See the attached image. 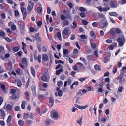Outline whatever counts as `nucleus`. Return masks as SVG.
Listing matches in <instances>:
<instances>
[{"label":"nucleus","instance_id":"obj_1","mask_svg":"<svg viewBox=\"0 0 126 126\" xmlns=\"http://www.w3.org/2000/svg\"><path fill=\"white\" fill-rule=\"evenodd\" d=\"M104 6H106V7L103 8L102 6H100V7H97V8L99 11L100 12H106L110 9V8L109 7L108 3H104Z\"/></svg>","mask_w":126,"mask_h":126},{"label":"nucleus","instance_id":"obj_2","mask_svg":"<svg viewBox=\"0 0 126 126\" xmlns=\"http://www.w3.org/2000/svg\"><path fill=\"white\" fill-rule=\"evenodd\" d=\"M117 41L119 43V46L121 47L123 45L125 42V38L123 36H121V37L118 38Z\"/></svg>","mask_w":126,"mask_h":126},{"label":"nucleus","instance_id":"obj_3","mask_svg":"<svg viewBox=\"0 0 126 126\" xmlns=\"http://www.w3.org/2000/svg\"><path fill=\"white\" fill-rule=\"evenodd\" d=\"M124 74L122 73H120L119 75L117 77V79L119 81L120 84H122L123 82L126 81V80L124 78Z\"/></svg>","mask_w":126,"mask_h":126},{"label":"nucleus","instance_id":"obj_4","mask_svg":"<svg viewBox=\"0 0 126 126\" xmlns=\"http://www.w3.org/2000/svg\"><path fill=\"white\" fill-rule=\"evenodd\" d=\"M43 75H44L41 78L42 81L44 82H48L49 80V78H47L48 73L47 72H45Z\"/></svg>","mask_w":126,"mask_h":126},{"label":"nucleus","instance_id":"obj_5","mask_svg":"<svg viewBox=\"0 0 126 126\" xmlns=\"http://www.w3.org/2000/svg\"><path fill=\"white\" fill-rule=\"evenodd\" d=\"M20 9L23 16V19L25 20L26 18L27 14L26 9L24 7H21Z\"/></svg>","mask_w":126,"mask_h":126},{"label":"nucleus","instance_id":"obj_6","mask_svg":"<svg viewBox=\"0 0 126 126\" xmlns=\"http://www.w3.org/2000/svg\"><path fill=\"white\" fill-rule=\"evenodd\" d=\"M110 6L111 8H116L118 6V3L116 1H110Z\"/></svg>","mask_w":126,"mask_h":126},{"label":"nucleus","instance_id":"obj_7","mask_svg":"<svg viewBox=\"0 0 126 126\" xmlns=\"http://www.w3.org/2000/svg\"><path fill=\"white\" fill-rule=\"evenodd\" d=\"M20 96V94L19 93L17 94H14L9 97L10 99L11 100H15L18 99Z\"/></svg>","mask_w":126,"mask_h":126},{"label":"nucleus","instance_id":"obj_8","mask_svg":"<svg viewBox=\"0 0 126 126\" xmlns=\"http://www.w3.org/2000/svg\"><path fill=\"white\" fill-rule=\"evenodd\" d=\"M31 89L32 94L34 96L36 95V86L34 84H32L31 87Z\"/></svg>","mask_w":126,"mask_h":126},{"label":"nucleus","instance_id":"obj_9","mask_svg":"<svg viewBox=\"0 0 126 126\" xmlns=\"http://www.w3.org/2000/svg\"><path fill=\"white\" fill-rule=\"evenodd\" d=\"M75 106L76 107L82 110L86 109L88 106V105H87L85 106H81L78 104H75Z\"/></svg>","mask_w":126,"mask_h":126},{"label":"nucleus","instance_id":"obj_10","mask_svg":"<svg viewBox=\"0 0 126 126\" xmlns=\"http://www.w3.org/2000/svg\"><path fill=\"white\" fill-rule=\"evenodd\" d=\"M51 117L55 118H57L58 117V113L56 112H52L51 113Z\"/></svg>","mask_w":126,"mask_h":126},{"label":"nucleus","instance_id":"obj_11","mask_svg":"<svg viewBox=\"0 0 126 126\" xmlns=\"http://www.w3.org/2000/svg\"><path fill=\"white\" fill-rule=\"evenodd\" d=\"M13 106L10 104H8L7 105L6 107V109H5L7 111H10L12 109Z\"/></svg>","mask_w":126,"mask_h":126},{"label":"nucleus","instance_id":"obj_12","mask_svg":"<svg viewBox=\"0 0 126 126\" xmlns=\"http://www.w3.org/2000/svg\"><path fill=\"white\" fill-rule=\"evenodd\" d=\"M42 58L44 61H47L48 60V56L46 54H42Z\"/></svg>","mask_w":126,"mask_h":126},{"label":"nucleus","instance_id":"obj_13","mask_svg":"<svg viewBox=\"0 0 126 126\" xmlns=\"http://www.w3.org/2000/svg\"><path fill=\"white\" fill-rule=\"evenodd\" d=\"M28 60L25 57H23L21 59V63L27 65L28 64Z\"/></svg>","mask_w":126,"mask_h":126},{"label":"nucleus","instance_id":"obj_14","mask_svg":"<svg viewBox=\"0 0 126 126\" xmlns=\"http://www.w3.org/2000/svg\"><path fill=\"white\" fill-rule=\"evenodd\" d=\"M31 71L32 75L34 78H35L36 77L35 71L34 68L32 66L31 67Z\"/></svg>","mask_w":126,"mask_h":126},{"label":"nucleus","instance_id":"obj_15","mask_svg":"<svg viewBox=\"0 0 126 126\" xmlns=\"http://www.w3.org/2000/svg\"><path fill=\"white\" fill-rule=\"evenodd\" d=\"M33 7L30 6V5H28L27 7V10L28 14V15H29L32 11L33 9Z\"/></svg>","mask_w":126,"mask_h":126},{"label":"nucleus","instance_id":"obj_16","mask_svg":"<svg viewBox=\"0 0 126 126\" xmlns=\"http://www.w3.org/2000/svg\"><path fill=\"white\" fill-rule=\"evenodd\" d=\"M90 43L91 44V47L93 49H94V50L96 49V45L95 43H92V40L91 39H90Z\"/></svg>","mask_w":126,"mask_h":126},{"label":"nucleus","instance_id":"obj_17","mask_svg":"<svg viewBox=\"0 0 126 126\" xmlns=\"http://www.w3.org/2000/svg\"><path fill=\"white\" fill-rule=\"evenodd\" d=\"M39 33L35 34V40H36L39 41H41V39L40 38H39Z\"/></svg>","mask_w":126,"mask_h":126},{"label":"nucleus","instance_id":"obj_18","mask_svg":"<svg viewBox=\"0 0 126 126\" xmlns=\"http://www.w3.org/2000/svg\"><path fill=\"white\" fill-rule=\"evenodd\" d=\"M0 113H1V115L2 117L4 119L5 116V112L4 110L2 109H0Z\"/></svg>","mask_w":126,"mask_h":126},{"label":"nucleus","instance_id":"obj_19","mask_svg":"<svg viewBox=\"0 0 126 126\" xmlns=\"http://www.w3.org/2000/svg\"><path fill=\"white\" fill-rule=\"evenodd\" d=\"M49 103L51 104V107H52L54 104V99L53 97H50L49 98Z\"/></svg>","mask_w":126,"mask_h":126},{"label":"nucleus","instance_id":"obj_20","mask_svg":"<svg viewBox=\"0 0 126 126\" xmlns=\"http://www.w3.org/2000/svg\"><path fill=\"white\" fill-rule=\"evenodd\" d=\"M95 69L98 71H100L101 70V68L97 64H95L94 66Z\"/></svg>","mask_w":126,"mask_h":126},{"label":"nucleus","instance_id":"obj_21","mask_svg":"<svg viewBox=\"0 0 126 126\" xmlns=\"http://www.w3.org/2000/svg\"><path fill=\"white\" fill-rule=\"evenodd\" d=\"M23 117L24 119L25 120H27V119L29 117V113H24L23 114Z\"/></svg>","mask_w":126,"mask_h":126},{"label":"nucleus","instance_id":"obj_22","mask_svg":"<svg viewBox=\"0 0 126 126\" xmlns=\"http://www.w3.org/2000/svg\"><path fill=\"white\" fill-rule=\"evenodd\" d=\"M63 71V70L62 68H60L58 70H57L56 72L57 75H59L61 72Z\"/></svg>","mask_w":126,"mask_h":126},{"label":"nucleus","instance_id":"obj_23","mask_svg":"<svg viewBox=\"0 0 126 126\" xmlns=\"http://www.w3.org/2000/svg\"><path fill=\"white\" fill-rule=\"evenodd\" d=\"M27 126H30L33 123V121L31 120H28L27 121Z\"/></svg>","mask_w":126,"mask_h":126},{"label":"nucleus","instance_id":"obj_24","mask_svg":"<svg viewBox=\"0 0 126 126\" xmlns=\"http://www.w3.org/2000/svg\"><path fill=\"white\" fill-rule=\"evenodd\" d=\"M109 14L110 16H113L116 17L118 15V14L115 12H112L110 13H109Z\"/></svg>","mask_w":126,"mask_h":126},{"label":"nucleus","instance_id":"obj_25","mask_svg":"<svg viewBox=\"0 0 126 126\" xmlns=\"http://www.w3.org/2000/svg\"><path fill=\"white\" fill-rule=\"evenodd\" d=\"M77 123L79 125H81L82 123V117L79 119L77 121Z\"/></svg>","mask_w":126,"mask_h":126},{"label":"nucleus","instance_id":"obj_26","mask_svg":"<svg viewBox=\"0 0 126 126\" xmlns=\"http://www.w3.org/2000/svg\"><path fill=\"white\" fill-rule=\"evenodd\" d=\"M69 32L66 29H64L63 32V35H67L68 33Z\"/></svg>","mask_w":126,"mask_h":126},{"label":"nucleus","instance_id":"obj_27","mask_svg":"<svg viewBox=\"0 0 126 126\" xmlns=\"http://www.w3.org/2000/svg\"><path fill=\"white\" fill-rule=\"evenodd\" d=\"M26 104V101H23L22 102V103L21 105V108L24 109H25V106Z\"/></svg>","mask_w":126,"mask_h":126},{"label":"nucleus","instance_id":"obj_28","mask_svg":"<svg viewBox=\"0 0 126 126\" xmlns=\"http://www.w3.org/2000/svg\"><path fill=\"white\" fill-rule=\"evenodd\" d=\"M90 34L91 37L93 38H96V35L94 32L93 31H92L90 32Z\"/></svg>","mask_w":126,"mask_h":126},{"label":"nucleus","instance_id":"obj_29","mask_svg":"<svg viewBox=\"0 0 126 126\" xmlns=\"http://www.w3.org/2000/svg\"><path fill=\"white\" fill-rule=\"evenodd\" d=\"M57 37L59 38V40L60 41L62 40L61 38V34L60 32H58L57 33Z\"/></svg>","mask_w":126,"mask_h":126},{"label":"nucleus","instance_id":"obj_30","mask_svg":"<svg viewBox=\"0 0 126 126\" xmlns=\"http://www.w3.org/2000/svg\"><path fill=\"white\" fill-rule=\"evenodd\" d=\"M69 23V21L67 20H64L63 22V24L64 26L68 25Z\"/></svg>","mask_w":126,"mask_h":126},{"label":"nucleus","instance_id":"obj_31","mask_svg":"<svg viewBox=\"0 0 126 126\" xmlns=\"http://www.w3.org/2000/svg\"><path fill=\"white\" fill-rule=\"evenodd\" d=\"M5 35V34L4 32L1 30H0V36L2 37H4Z\"/></svg>","mask_w":126,"mask_h":126},{"label":"nucleus","instance_id":"obj_32","mask_svg":"<svg viewBox=\"0 0 126 126\" xmlns=\"http://www.w3.org/2000/svg\"><path fill=\"white\" fill-rule=\"evenodd\" d=\"M4 48L2 46H0V54H3L4 51Z\"/></svg>","mask_w":126,"mask_h":126},{"label":"nucleus","instance_id":"obj_33","mask_svg":"<svg viewBox=\"0 0 126 126\" xmlns=\"http://www.w3.org/2000/svg\"><path fill=\"white\" fill-rule=\"evenodd\" d=\"M13 49L14 52H17L19 49L18 46L14 47H13Z\"/></svg>","mask_w":126,"mask_h":126},{"label":"nucleus","instance_id":"obj_34","mask_svg":"<svg viewBox=\"0 0 126 126\" xmlns=\"http://www.w3.org/2000/svg\"><path fill=\"white\" fill-rule=\"evenodd\" d=\"M23 53V52L22 51H20L18 52L15 53V55H18L19 57H21L22 56V54Z\"/></svg>","mask_w":126,"mask_h":126},{"label":"nucleus","instance_id":"obj_35","mask_svg":"<svg viewBox=\"0 0 126 126\" xmlns=\"http://www.w3.org/2000/svg\"><path fill=\"white\" fill-rule=\"evenodd\" d=\"M4 38L7 42H11L12 41V40L10 38H9L6 37H4Z\"/></svg>","mask_w":126,"mask_h":126},{"label":"nucleus","instance_id":"obj_36","mask_svg":"<svg viewBox=\"0 0 126 126\" xmlns=\"http://www.w3.org/2000/svg\"><path fill=\"white\" fill-rule=\"evenodd\" d=\"M31 37H33V38L32 40H31L29 38V37H27L26 38V40H30L31 42H34L35 41V36L33 35H31Z\"/></svg>","mask_w":126,"mask_h":126},{"label":"nucleus","instance_id":"obj_37","mask_svg":"<svg viewBox=\"0 0 126 126\" xmlns=\"http://www.w3.org/2000/svg\"><path fill=\"white\" fill-rule=\"evenodd\" d=\"M108 24V23L107 21H106L105 22L103 23V26L102 27V28L103 29L104 28L106 27L107 26Z\"/></svg>","mask_w":126,"mask_h":126},{"label":"nucleus","instance_id":"obj_38","mask_svg":"<svg viewBox=\"0 0 126 126\" xmlns=\"http://www.w3.org/2000/svg\"><path fill=\"white\" fill-rule=\"evenodd\" d=\"M18 123L20 126H23L24 124V122L22 120H19L18 121Z\"/></svg>","mask_w":126,"mask_h":126},{"label":"nucleus","instance_id":"obj_39","mask_svg":"<svg viewBox=\"0 0 126 126\" xmlns=\"http://www.w3.org/2000/svg\"><path fill=\"white\" fill-rule=\"evenodd\" d=\"M22 85V83L21 80L19 79L18 80L17 82V85L19 87H20Z\"/></svg>","mask_w":126,"mask_h":126},{"label":"nucleus","instance_id":"obj_40","mask_svg":"<svg viewBox=\"0 0 126 126\" xmlns=\"http://www.w3.org/2000/svg\"><path fill=\"white\" fill-rule=\"evenodd\" d=\"M51 120L47 119L45 121V123L46 125H49L50 123Z\"/></svg>","mask_w":126,"mask_h":126},{"label":"nucleus","instance_id":"obj_41","mask_svg":"<svg viewBox=\"0 0 126 126\" xmlns=\"http://www.w3.org/2000/svg\"><path fill=\"white\" fill-rule=\"evenodd\" d=\"M110 34L112 36H114V38H115L116 35L115 34V32L113 30H111L110 32Z\"/></svg>","mask_w":126,"mask_h":126},{"label":"nucleus","instance_id":"obj_42","mask_svg":"<svg viewBox=\"0 0 126 126\" xmlns=\"http://www.w3.org/2000/svg\"><path fill=\"white\" fill-rule=\"evenodd\" d=\"M12 119V116L11 115H9L7 119V123H8L10 122L11 120Z\"/></svg>","mask_w":126,"mask_h":126},{"label":"nucleus","instance_id":"obj_43","mask_svg":"<svg viewBox=\"0 0 126 126\" xmlns=\"http://www.w3.org/2000/svg\"><path fill=\"white\" fill-rule=\"evenodd\" d=\"M28 2L29 3L28 5H30V6L32 7H34V4L33 2L32 1L30 0H29L28 1Z\"/></svg>","mask_w":126,"mask_h":126},{"label":"nucleus","instance_id":"obj_44","mask_svg":"<svg viewBox=\"0 0 126 126\" xmlns=\"http://www.w3.org/2000/svg\"><path fill=\"white\" fill-rule=\"evenodd\" d=\"M57 85L59 87H60L62 86L63 85V82L61 81H59L57 82Z\"/></svg>","mask_w":126,"mask_h":126},{"label":"nucleus","instance_id":"obj_45","mask_svg":"<svg viewBox=\"0 0 126 126\" xmlns=\"http://www.w3.org/2000/svg\"><path fill=\"white\" fill-rule=\"evenodd\" d=\"M37 11L38 13H41L42 11V8L41 7H38L37 8Z\"/></svg>","mask_w":126,"mask_h":126},{"label":"nucleus","instance_id":"obj_46","mask_svg":"<svg viewBox=\"0 0 126 126\" xmlns=\"http://www.w3.org/2000/svg\"><path fill=\"white\" fill-rule=\"evenodd\" d=\"M41 55L40 54L38 56L37 58V59L38 62L39 63H40L41 62Z\"/></svg>","mask_w":126,"mask_h":126},{"label":"nucleus","instance_id":"obj_47","mask_svg":"<svg viewBox=\"0 0 126 126\" xmlns=\"http://www.w3.org/2000/svg\"><path fill=\"white\" fill-rule=\"evenodd\" d=\"M121 32V30L119 28H118L116 29V33L118 34H119Z\"/></svg>","mask_w":126,"mask_h":126},{"label":"nucleus","instance_id":"obj_48","mask_svg":"<svg viewBox=\"0 0 126 126\" xmlns=\"http://www.w3.org/2000/svg\"><path fill=\"white\" fill-rule=\"evenodd\" d=\"M68 52V51L67 49H63V53L64 55H66L67 54Z\"/></svg>","mask_w":126,"mask_h":126},{"label":"nucleus","instance_id":"obj_49","mask_svg":"<svg viewBox=\"0 0 126 126\" xmlns=\"http://www.w3.org/2000/svg\"><path fill=\"white\" fill-rule=\"evenodd\" d=\"M16 25L14 24H13L12 25L11 27V29L12 30L14 31L16 30Z\"/></svg>","mask_w":126,"mask_h":126},{"label":"nucleus","instance_id":"obj_50","mask_svg":"<svg viewBox=\"0 0 126 126\" xmlns=\"http://www.w3.org/2000/svg\"><path fill=\"white\" fill-rule=\"evenodd\" d=\"M16 92V90L15 89H12L10 90V93L12 94H15Z\"/></svg>","mask_w":126,"mask_h":126},{"label":"nucleus","instance_id":"obj_51","mask_svg":"<svg viewBox=\"0 0 126 126\" xmlns=\"http://www.w3.org/2000/svg\"><path fill=\"white\" fill-rule=\"evenodd\" d=\"M80 16L82 18H84L85 17V14L84 12H81L80 14Z\"/></svg>","mask_w":126,"mask_h":126},{"label":"nucleus","instance_id":"obj_52","mask_svg":"<svg viewBox=\"0 0 126 126\" xmlns=\"http://www.w3.org/2000/svg\"><path fill=\"white\" fill-rule=\"evenodd\" d=\"M63 92L62 90H60L59 91L58 95L59 96H61L62 95Z\"/></svg>","mask_w":126,"mask_h":126},{"label":"nucleus","instance_id":"obj_53","mask_svg":"<svg viewBox=\"0 0 126 126\" xmlns=\"http://www.w3.org/2000/svg\"><path fill=\"white\" fill-rule=\"evenodd\" d=\"M94 50H95V51L94 52V54L97 57H98V49H95Z\"/></svg>","mask_w":126,"mask_h":126},{"label":"nucleus","instance_id":"obj_54","mask_svg":"<svg viewBox=\"0 0 126 126\" xmlns=\"http://www.w3.org/2000/svg\"><path fill=\"white\" fill-rule=\"evenodd\" d=\"M20 107L19 106H16L14 108V110L15 111H18L20 110Z\"/></svg>","mask_w":126,"mask_h":126},{"label":"nucleus","instance_id":"obj_55","mask_svg":"<svg viewBox=\"0 0 126 126\" xmlns=\"http://www.w3.org/2000/svg\"><path fill=\"white\" fill-rule=\"evenodd\" d=\"M29 79L27 82L25 86V88L27 89V88L28 87L29 82Z\"/></svg>","mask_w":126,"mask_h":126},{"label":"nucleus","instance_id":"obj_56","mask_svg":"<svg viewBox=\"0 0 126 126\" xmlns=\"http://www.w3.org/2000/svg\"><path fill=\"white\" fill-rule=\"evenodd\" d=\"M117 71V68L116 67H114L113 69L112 73L113 74H115Z\"/></svg>","mask_w":126,"mask_h":126},{"label":"nucleus","instance_id":"obj_57","mask_svg":"<svg viewBox=\"0 0 126 126\" xmlns=\"http://www.w3.org/2000/svg\"><path fill=\"white\" fill-rule=\"evenodd\" d=\"M98 23L97 22H95L93 23L92 25L94 27H96L98 26Z\"/></svg>","mask_w":126,"mask_h":126},{"label":"nucleus","instance_id":"obj_58","mask_svg":"<svg viewBox=\"0 0 126 126\" xmlns=\"http://www.w3.org/2000/svg\"><path fill=\"white\" fill-rule=\"evenodd\" d=\"M73 29L75 28L77 26V23L75 21H74L73 23Z\"/></svg>","mask_w":126,"mask_h":126},{"label":"nucleus","instance_id":"obj_59","mask_svg":"<svg viewBox=\"0 0 126 126\" xmlns=\"http://www.w3.org/2000/svg\"><path fill=\"white\" fill-rule=\"evenodd\" d=\"M42 50L43 52H46L47 51V49L46 47L45 46H43L42 47Z\"/></svg>","mask_w":126,"mask_h":126},{"label":"nucleus","instance_id":"obj_60","mask_svg":"<svg viewBox=\"0 0 126 126\" xmlns=\"http://www.w3.org/2000/svg\"><path fill=\"white\" fill-rule=\"evenodd\" d=\"M1 88L2 89L3 91H4L5 90V85L3 84H2L1 86Z\"/></svg>","mask_w":126,"mask_h":126},{"label":"nucleus","instance_id":"obj_61","mask_svg":"<svg viewBox=\"0 0 126 126\" xmlns=\"http://www.w3.org/2000/svg\"><path fill=\"white\" fill-rule=\"evenodd\" d=\"M79 51L78 49L76 48H74L73 50V54H77L78 53Z\"/></svg>","mask_w":126,"mask_h":126},{"label":"nucleus","instance_id":"obj_62","mask_svg":"<svg viewBox=\"0 0 126 126\" xmlns=\"http://www.w3.org/2000/svg\"><path fill=\"white\" fill-rule=\"evenodd\" d=\"M123 89V87L122 86H121L119 87L118 91L119 92H121L122 91V90Z\"/></svg>","mask_w":126,"mask_h":126},{"label":"nucleus","instance_id":"obj_63","mask_svg":"<svg viewBox=\"0 0 126 126\" xmlns=\"http://www.w3.org/2000/svg\"><path fill=\"white\" fill-rule=\"evenodd\" d=\"M82 95V94L81 93V91L79 90L78 92L76 94V95L77 96L79 95L81 96Z\"/></svg>","mask_w":126,"mask_h":126},{"label":"nucleus","instance_id":"obj_64","mask_svg":"<svg viewBox=\"0 0 126 126\" xmlns=\"http://www.w3.org/2000/svg\"><path fill=\"white\" fill-rule=\"evenodd\" d=\"M93 56L92 55H89L87 57V59L88 60H92Z\"/></svg>","mask_w":126,"mask_h":126}]
</instances>
